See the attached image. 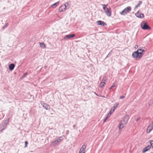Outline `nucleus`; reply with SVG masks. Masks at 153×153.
<instances>
[{"instance_id":"nucleus-1","label":"nucleus","mask_w":153,"mask_h":153,"mask_svg":"<svg viewBox=\"0 0 153 153\" xmlns=\"http://www.w3.org/2000/svg\"><path fill=\"white\" fill-rule=\"evenodd\" d=\"M144 51L141 48L138 49L137 51H135L132 54V56L137 59H140L143 55V52Z\"/></svg>"},{"instance_id":"nucleus-2","label":"nucleus","mask_w":153,"mask_h":153,"mask_svg":"<svg viewBox=\"0 0 153 153\" xmlns=\"http://www.w3.org/2000/svg\"><path fill=\"white\" fill-rule=\"evenodd\" d=\"M128 119V117L127 116H125L122 120L121 121L120 123L118 126L119 128L120 129H122L124 127V126L127 123Z\"/></svg>"},{"instance_id":"nucleus-3","label":"nucleus","mask_w":153,"mask_h":153,"mask_svg":"<svg viewBox=\"0 0 153 153\" xmlns=\"http://www.w3.org/2000/svg\"><path fill=\"white\" fill-rule=\"evenodd\" d=\"M140 26L142 29L144 30H148L151 29L147 22L145 21H143L141 23Z\"/></svg>"},{"instance_id":"nucleus-4","label":"nucleus","mask_w":153,"mask_h":153,"mask_svg":"<svg viewBox=\"0 0 153 153\" xmlns=\"http://www.w3.org/2000/svg\"><path fill=\"white\" fill-rule=\"evenodd\" d=\"M131 7L130 6L124 9L120 13L121 15H125L129 13L131 10Z\"/></svg>"},{"instance_id":"nucleus-5","label":"nucleus","mask_w":153,"mask_h":153,"mask_svg":"<svg viewBox=\"0 0 153 153\" xmlns=\"http://www.w3.org/2000/svg\"><path fill=\"white\" fill-rule=\"evenodd\" d=\"M63 138L62 137H58L56 140H55L51 142V145L53 146L58 145L62 140Z\"/></svg>"},{"instance_id":"nucleus-6","label":"nucleus","mask_w":153,"mask_h":153,"mask_svg":"<svg viewBox=\"0 0 153 153\" xmlns=\"http://www.w3.org/2000/svg\"><path fill=\"white\" fill-rule=\"evenodd\" d=\"M69 7H69L67 8V7L66 5V4H65L64 5H62L59 8V12H62L65 11L66 9H68Z\"/></svg>"},{"instance_id":"nucleus-7","label":"nucleus","mask_w":153,"mask_h":153,"mask_svg":"<svg viewBox=\"0 0 153 153\" xmlns=\"http://www.w3.org/2000/svg\"><path fill=\"white\" fill-rule=\"evenodd\" d=\"M75 36V35L74 34H69L65 36L64 39L65 40H67L68 39H70Z\"/></svg>"},{"instance_id":"nucleus-8","label":"nucleus","mask_w":153,"mask_h":153,"mask_svg":"<svg viewBox=\"0 0 153 153\" xmlns=\"http://www.w3.org/2000/svg\"><path fill=\"white\" fill-rule=\"evenodd\" d=\"M135 15L137 17L140 18H143L144 16L143 13H142L139 11L135 14Z\"/></svg>"},{"instance_id":"nucleus-9","label":"nucleus","mask_w":153,"mask_h":153,"mask_svg":"<svg viewBox=\"0 0 153 153\" xmlns=\"http://www.w3.org/2000/svg\"><path fill=\"white\" fill-rule=\"evenodd\" d=\"M96 23L97 25H101L102 26H104L107 25V24L105 22L101 20L97 21Z\"/></svg>"},{"instance_id":"nucleus-10","label":"nucleus","mask_w":153,"mask_h":153,"mask_svg":"<svg viewBox=\"0 0 153 153\" xmlns=\"http://www.w3.org/2000/svg\"><path fill=\"white\" fill-rule=\"evenodd\" d=\"M86 145L84 144L80 149L79 153H85L86 148Z\"/></svg>"},{"instance_id":"nucleus-11","label":"nucleus","mask_w":153,"mask_h":153,"mask_svg":"<svg viewBox=\"0 0 153 153\" xmlns=\"http://www.w3.org/2000/svg\"><path fill=\"white\" fill-rule=\"evenodd\" d=\"M106 15L108 16H111V11L110 8H108L105 11Z\"/></svg>"},{"instance_id":"nucleus-12","label":"nucleus","mask_w":153,"mask_h":153,"mask_svg":"<svg viewBox=\"0 0 153 153\" xmlns=\"http://www.w3.org/2000/svg\"><path fill=\"white\" fill-rule=\"evenodd\" d=\"M36 45V46H39V47L41 48H45V44L43 42H39L37 44H35L34 45V47H35V45Z\"/></svg>"},{"instance_id":"nucleus-13","label":"nucleus","mask_w":153,"mask_h":153,"mask_svg":"<svg viewBox=\"0 0 153 153\" xmlns=\"http://www.w3.org/2000/svg\"><path fill=\"white\" fill-rule=\"evenodd\" d=\"M153 129V126L152 125V124H150L148 127L146 131L147 133H149Z\"/></svg>"},{"instance_id":"nucleus-14","label":"nucleus","mask_w":153,"mask_h":153,"mask_svg":"<svg viewBox=\"0 0 153 153\" xmlns=\"http://www.w3.org/2000/svg\"><path fill=\"white\" fill-rule=\"evenodd\" d=\"M150 148V146H148L146 147H145L143 149V152L144 153L146 151H148Z\"/></svg>"},{"instance_id":"nucleus-15","label":"nucleus","mask_w":153,"mask_h":153,"mask_svg":"<svg viewBox=\"0 0 153 153\" xmlns=\"http://www.w3.org/2000/svg\"><path fill=\"white\" fill-rule=\"evenodd\" d=\"M15 67V65L13 64H11L9 65V68L10 70L12 71L13 70Z\"/></svg>"},{"instance_id":"nucleus-16","label":"nucleus","mask_w":153,"mask_h":153,"mask_svg":"<svg viewBox=\"0 0 153 153\" xmlns=\"http://www.w3.org/2000/svg\"><path fill=\"white\" fill-rule=\"evenodd\" d=\"M43 107L46 110L50 108V106L48 105L45 104H44L43 105Z\"/></svg>"},{"instance_id":"nucleus-17","label":"nucleus","mask_w":153,"mask_h":153,"mask_svg":"<svg viewBox=\"0 0 153 153\" xmlns=\"http://www.w3.org/2000/svg\"><path fill=\"white\" fill-rule=\"evenodd\" d=\"M59 1H58L52 5V7L53 8H55L59 4Z\"/></svg>"},{"instance_id":"nucleus-18","label":"nucleus","mask_w":153,"mask_h":153,"mask_svg":"<svg viewBox=\"0 0 153 153\" xmlns=\"http://www.w3.org/2000/svg\"><path fill=\"white\" fill-rule=\"evenodd\" d=\"M142 3V1H139L138 4L135 5V7H134V9L137 8L138 7H139L140 4H141Z\"/></svg>"},{"instance_id":"nucleus-19","label":"nucleus","mask_w":153,"mask_h":153,"mask_svg":"<svg viewBox=\"0 0 153 153\" xmlns=\"http://www.w3.org/2000/svg\"><path fill=\"white\" fill-rule=\"evenodd\" d=\"M111 113H109L107 115V116L105 118V119H104V122H105L106 120L108 119V118L110 117L111 116Z\"/></svg>"},{"instance_id":"nucleus-20","label":"nucleus","mask_w":153,"mask_h":153,"mask_svg":"<svg viewBox=\"0 0 153 153\" xmlns=\"http://www.w3.org/2000/svg\"><path fill=\"white\" fill-rule=\"evenodd\" d=\"M118 104H119V103H118L114 104V105L113 106L112 108L114 109L115 110L116 108L117 107Z\"/></svg>"},{"instance_id":"nucleus-21","label":"nucleus","mask_w":153,"mask_h":153,"mask_svg":"<svg viewBox=\"0 0 153 153\" xmlns=\"http://www.w3.org/2000/svg\"><path fill=\"white\" fill-rule=\"evenodd\" d=\"M8 23H6L5 24V25L2 27V29L4 30V29L8 27Z\"/></svg>"},{"instance_id":"nucleus-22","label":"nucleus","mask_w":153,"mask_h":153,"mask_svg":"<svg viewBox=\"0 0 153 153\" xmlns=\"http://www.w3.org/2000/svg\"><path fill=\"white\" fill-rule=\"evenodd\" d=\"M102 7L103 9L105 11L106 10L107 8H107L106 7V6H107V5L105 4H103L102 5Z\"/></svg>"},{"instance_id":"nucleus-23","label":"nucleus","mask_w":153,"mask_h":153,"mask_svg":"<svg viewBox=\"0 0 153 153\" xmlns=\"http://www.w3.org/2000/svg\"><path fill=\"white\" fill-rule=\"evenodd\" d=\"M105 83L104 82H102L100 84V86L102 88L104 86Z\"/></svg>"},{"instance_id":"nucleus-24","label":"nucleus","mask_w":153,"mask_h":153,"mask_svg":"<svg viewBox=\"0 0 153 153\" xmlns=\"http://www.w3.org/2000/svg\"><path fill=\"white\" fill-rule=\"evenodd\" d=\"M149 105H151L153 104V100H150L149 103Z\"/></svg>"},{"instance_id":"nucleus-25","label":"nucleus","mask_w":153,"mask_h":153,"mask_svg":"<svg viewBox=\"0 0 153 153\" xmlns=\"http://www.w3.org/2000/svg\"><path fill=\"white\" fill-rule=\"evenodd\" d=\"M114 109H113L111 108L109 112V113H111V114L114 111Z\"/></svg>"},{"instance_id":"nucleus-26","label":"nucleus","mask_w":153,"mask_h":153,"mask_svg":"<svg viewBox=\"0 0 153 153\" xmlns=\"http://www.w3.org/2000/svg\"><path fill=\"white\" fill-rule=\"evenodd\" d=\"M150 143L151 146L153 148V140L150 141Z\"/></svg>"},{"instance_id":"nucleus-27","label":"nucleus","mask_w":153,"mask_h":153,"mask_svg":"<svg viewBox=\"0 0 153 153\" xmlns=\"http://www.w3.org/2000/svg\"><path fill=\"white\" fill-rule=\"evenodd\" d=\"M25 147H26L27 146V145L28 143L27 141H25Z\"/></svg>"},{"instance_id":"nucleus-28","label":"nucleus","mask_w":153,"mask_h":153,"mask_svg":"<svg viewBox=\"0 0 153 153\" xmlns=\"http://www.w3.org/2000/svg\"><path fill=\"white\" fill-rule=\"evenodd\" d=\"M125 97L123 96H121L120 97V99H122L124 98Z\"/></svg>"},{"instance_id":"nucleus-29","label":"nucleus","mask_w":153,"mask_h":153,"mask_svg":"<svg viewBox=\"0 0 153 153\" xmlns=\"http://www.w3.org/2000/svg\"><path fill=\"white\" fill-rule=\"evenodd\" d=\"M115 86V84L114 83H113L112 85V86H111V88H113Z\"/></svg>"},{"instance_id":"nucleus-30","label":"nucleus","mask_w":153,"mask_h":153,"mask_svg":"<svg viewBox=\"0 0 153 153\" xmlns=\"http://www.w3.org/2000/svg\"><path fill=\"white\" fill-rule=\"evenodd\" d=\"M65 4H66V6H67L66 5H69V2H66Z\"/></svg>"},{"instance_id":"nucleus-31","label":"nucleus","mask_w":153,"mask_h":153,"mask_svg":"<svg viewBox=\"0 0 153 153\" xmlns=\"http://www.w3.org/2000/svg\"><path fill=\"white\" fill-rule=\"evenodd\" d=\"M27 73H25V74H24V75H23V76H24V77H25V76L27 75Z\"/></svg>"},{"instance_id":"nucleus-32","label":"nucleus","mask_w":153,"mask_h":153,"mask_svg":"<svg viewBox=\"0 0 153 153\" xmlns=\"http://www.w3.org/2000/svg\"><path fill=\"white\" fill-rule=\"evenodd\" d=\"M140 119V117H138L136 120V121H137L138 120H139Z\"/></svg>"},{"instance_id":"nucleus-33","label":"nucleus","mask_w":153,"mask_h":153,"mask_svg":"<svg viewBox=\"0 0 153 153\" xmlns=\"http://www.w3.org/2000/svg\"><path fill=\"white\" fill-rule=\"evenodd\" d=\"M136 47H137V48L138 47V46L137 45H136L134 48H136Z\"/></svg>"},{"instance_id":"nucleus-34","label":"nucleus","mask_w":153,"mask_h":153,"mask_svg":"<svg viewBox=\"0 0 153 153\" xmlns=\"http://www.w3.org/2000/svg\"><path fill=\"white\" fill-rule=\"evenodd\" d=\"M102 80H104V81L105 80L104 79V78H103Z\"/></svg>"},{"instance_id":"nucleus-35","label":"nucleus","mask_w":153,"mask_h":153,"mask_svg":"<svg viewBox=\"0 0 153 153\" xmlns=\"http://www.w3.org/2000/svg\"><path fill=\"white\" fill-rule=\"evenodd\" d=\"M46 66H45V68L46 69Z\"/></svg>"},{"instance_id":"nucleus-36","label":"nucleus","mask_w":153,"mask_h":153,"mask_svg":"<svg viewBox=\"0 0 153 153\" xmlns=\"http://www.w3.org/2000/svg\"><path fill=\"white\" fill-rule=\"evenodd\" d=\"M112 88H111V87L109 88V89L110 90Z\"/></svg>"},{"instance_id":"nucleus-37","label":"nucleus","mask_w":153,"mask_h":153,"mask_svg":"<svg viewBox=\"0 0 153 153\" xmlns=\"http://www.w3.org/2000/svg\"><path fill=\"white\" fill-rule=\"evenodd\" d=\"M152 125L153 126V122H152Z\"/></svg>"},{"instance_id":"nucleus-38","label":"nucleus","mask_w":153,"mask_h":153,"mask_svg":"<svg viewBox=\"0 0 153 153\" xmlns=\"http://www.w3.org/2000/svg\"><path fill=\"white\" fill-rule=\"evenodd\" d=\"M109 55L108 54L107 56V57H108V55Z\"/></svg>"}]
</instances>
